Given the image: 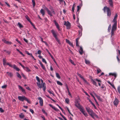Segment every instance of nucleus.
Masks as SVG:
<instances>
[{"label":"nucleus","instance_id":"nucleus-1","mask_svg":"<svg viewBox=\"0 0 120 120\" xmlns=\"http://www.w3.org/2000/svg\"><path fill=\"white\" fill-rule=\"evenodd\" d=\"M80 101V100L79 98L75 99V105L86 117L87 116H88L87 113L85 112L83 107L80 105L79 102Z\"/></svg>","mask_w":120,"mask_h":120},{"label":"nucleus","instance_id":"nucleus-2","mask_svg":"<svg viewBox=\"0 0 120 120\" xmlns=\"http://www.w3.org/2000/svg\"><path fill=\"white\" fill-rule=\"evenodd\" d=\"M36 79L37 81V86L40 89L43 87V89L44 92H45L46 89V84L45 82H43V80L42 79H40L38 76L36 77Z\"/></svg>","mask_w":120,"mask_h":120},{"label":"nucleus","instance_id":"nucleus-3","mask_svg":"<svg viewBox=\"0 0 120 120\" xmlns=\"http://www.w3.org/2000/svg\"><path fill=\"white\" fill-rule=\"evenodd\" d=\"M86 109L87 112L90 116L94 119V116L97 118H98V116L93 112V111L89 107L86 108Z\"/></svg>","mask_w":120,"mask_h":120},{"label":"nucleus","instance_id":"nucleus-4","mask_svg":"<svg viewBox=\"0 0 120 120\" xmlns=\"http://www.w3.org/2000/svg\"><path fill=\"white\" fill-rule=\"evenodd\" d=\"M104 12L106 11L107 12V15L108 16H110L111 13L110 9L109 8L107 7L106 6L104 7L103 9Z\"/></svg>","mask_w":120,"mask_h":120},{"label":"nucleus","instance_id":"nucleus-5","mask_svg":"<svg viewBox=\"0 0 120 120\" xmlns=\"http://www.w3.org/2000/svg\"><path fill=\"white\" fill-rule=\"evenodd\" d=\"M18 99L20 101H23L24 100L27 101V102L29 103H30V100H28L24 96H18Z\"/></svg>","mask_w":120,"mask_h":120},{"label":"nucleus","instance_id":"nucleus-6","mask_svg":"<svg viewBox=\"0 0 120 120\" xmlns=\"http://www.w3.org/2000/svg\"><path fill=\"white\" fill-rule=\"evenodd\" d=\"M64 24L66 26L67 29H70L71 27V24L68 21H64Z\"/></svg>","mask_w":120,"mask_h":120},{"label":"nucleus","instance_id":"nucleus-7","mask_svg":"<svg viewBox=\"0 0 120 120\" xmlns=\"http://www.w3.org/2000/svg\"><path fill=\"white\" fill-rule=\"evenodd\" d=\"M77 74L78 76H79L81 78L83 79L85 83L87 84H89V83L80 74L78 73H77Z\"/></svg>","mask_w":120,"mask_h":120},{"label":"nucleus","instance_id":"nucleus-8","mask_svg":"<svg viewBox=\"0 0 120 120\" xmlns=\"http://www.w3.org/2000/svg\"><path fill=\"white\" fill-rule=\"evenodd\" d=\"M51 32L53 36L55 38L57 37V32H55L53 29L51 30Z\"/></svg>","mask_w":120,"mask_h":120},{"label":"nucleus","instance_id":"nucleus-9","mask_svg":"<svg viewBox=\"0 0 120 120\" xmlns=\"http://www.w3.org/2000/svg\"><path fill=\"white\" fill-rule=\"evenodd\" d=\"M38 99L39 100V102L40 105L41 106H42L43 104V101L42 98L41 97H38Z\"/></svg>","mask_w":120,"mask_h":120},{"label":"nucleus","instance_id":"nucleus-10","mask_svg":"<svg viewBox=\"0 0 120 120\" xmlns=\"http://www.w3.org/2000/svg\"><path fill=\"white\" fill-rule=\"evenodd\" d=\"M53 22L57 29H58L59 31H60L61 30L60 28L59 25L56 22V20H54Z\"/></svg>","mask_w":120,"mask_h":120},{"label":"nucleus","instance_id":"nucleus-11","mask_svg":"<svg viewBox=\"0 0 120 120\" xmlns=\"http://www.w3.org/2000/svg\"><path fill=\"white\" fill-rule=\"evenodd\" d=\"M116 23H114L113 25L112 26V30L115 31L116 29Z\"/></svg>","mask_w":120,"mask_h":120},{"label":"nucleus","instance_id":"nucleus-12","mask_svg":"<svg viewBox=\"0 0 120 120\" xmlns=\"http://www.w3.org/2000/svg\"><path fill=\"white\" fill-rule=\"evenodd\" d=\"M18 87L19 89L21 90L22 92L25 94L26 93L25 90L23 89L21 86L20 85H18Z\"/></svg>","mask_w":120,"mask_h":120},{"label":"nucleus","instance_id":"nucleus-13","mask_svg":"<svg viewBox=\"0 0 120 120\" xmlns=\"http://www.w3.org/2000/svg\"><path fill=\"white\" fill-rule=\"evenodd\" d=\"M119 102L118 100L116 98L115 101L113 102L114 104L116 106H117Z\"/></svg>","mask_w":120,"mask_h":120},{"label":"nucleus","instance_id":"nucleus-14","mask_svg":"<svg viewBox=\"0 0 120 120\" xmlns=\"http://www.w3.org/2000/svg\"><path fill=\"white\" fill-rule=\"evenodd\" d=\"M108 2L110 6L111 7H112L113 6V2L112 0H109Z\"/></svg>","mask_w":120,"mask_h":120},{"label":"nucleus","instance_id":"nucleus-15","mask_svg":"<svg viewBox=\"0 0 120 120\" xmlns=\"http://www.w3.org/2000/svg\"><path fill=\"white\" fill-rule=\"evenodd\" d=\"M49 106L51 107L53 109L55 110L56 111H58L59 110L58 109L56 108H55V107L53 106L51 104H49Z\"/></svg>","mask_w":120,"mask_h":120},{"label":"nucleus","instance_id":"nucleus-16","mask_svg":"<svg viewBox=\"0 0 120 120\" xmlns=\"http://www.w3.org/2000/svg\"><path fill=\"white\" fill-rule=\"evenodd\" d=\"M15 70H16L17 71H19V69L17 67L16 65L14 64L13 65H12V67Z\"/></svg>","mask_w":120,"mask_h":120},{"label":"nucleus","instance_id":"nucleus-17","mask_svg":"<svg viewBox=\"0 0 120 120\" xmlns=\"http://www.w3.org/2000/svg\"><path fill=\"white\" fill-rule=\"evenodd\" d=\"M66 42L68 44H69L72 47L73 46V45L72 43H71L70 41L67 39H65Z\"/></svg>","mask_w":120,"mask_h":120},{"label":"nucleus","instance_id":"nucleus-18","mask_svg":"<svg viewBox=\"0 0 120 120\" xmlns=\"http://www.w3.org/2000/svg\"><path fill=\"white\" fill-rule=\"evenodd\" d=\"M39 63L42 69L45 70H46V68L45 66L43 65L42 63L40 61H39Z\"/></svg>","mask_w":120,"mask_h":120},{"label":"nucleus","instance_id":"nucleus-19","mask_svg":"<svg viewBox=\"0 0 120 120\" xmlns=\"http://www.w3.org/2000/svg\"><path fill=\"white\" fill-rule=\"evenodd\" d=\"M79 53L81 55H82L83 53V49L81 47H80V49L79 50Z\"/></svg>","mask_w":120,"mask_h":120},{"label":"nucleus","instance_id":"nucleus-20","mask_svg":"<svg viewBox=\"0 0 120 120\" xmlns=\"http://www.w3.org/2000/svg\"><path fill=\"white\" fill-rule=\"evenodd\" d=\"M109 75H112V76H113L115 77L114 79H115L117 76V75L116 73H109Z\"/></svg>","mask_w":120,"mask_h":120},{"label":"nucleus","instance_id":"nucleus-21","mask_svg":"<svg viewBox=\"0 0 120 120\" xmlns=\"http://www.w3.org/2000/svg\"><path fill=\"white\" fill-rule=\"evenodd\" d=\"M82 30L81 29V30H80L78 32L79 33V37H80L82 35Z\"/></svg>","mask_w":120,"mask_h":120},{"label":"nucleus","instance_id":"nucleus-22","mask_svg":"<svg viewBox=\"0 0 120 120\" xmlns=\"http://www.w3.org/2000/svg\"><path fill=\"white\" fill-rule=\"evenodd\" d=\"M41 13L42 14V16L44 15L45 14V12L44 10L42 9H41L40 11Z\"/></svg>","mask_w":120,"mask_h":120},{"label":"nucleus","instance_id":"nucleus-23","mask_svg":"<svg viewBox=\"0 0 120 120\" xmlns=\"http://www.w3.org/2000/svg\"><path fill=\"white\" fill-rule=\"evenodd\" d=\"M3 64L4 66H5L6 65V60L5 59H3Z\"/></svg>","mask_w":120,"mask_h":120},{"label":"nucleus","instance_id":"nucleus-24","mask_svg":"<svg viewBox=\"0 0 120 120\" xmlns=\"http://www.w3.org/2000/svg\"><path fill=\"white\" fill-rule=\"evenodd\" d=\"M48 92L51 94H52L54 96V94L53 93V92L52 91H51L50 90H48L47 91Z\"/></svg>","mask_w":120,"mask_h":120},{"label":"nucleus","instance_id":"nucleus-25","mask_svg":"<svg viewBox=\"0 0 120 120\" xmlns=\"http://www.w3.org/2000/svg\"><path fill=\"white\" fill-rule=\"evenodd\" d=\"M91 81H92L93 84L94 85H95L96 86L97 84H96V82L95 81L96 80H95V79L94 80L93 79H91Z\"/></svg>","mask_w":120,"mask_h":120},{"label":"nucleus","instance_id":"nucleus-26","mask_svg":"<svg viewBox=\"0 0 120 120\" xmlns=\"http://www.w3.org/2000/svg\"><path fill=\"white\" fill-rule=\"evenodd\" d=\"M25 70L27 72H29L31 70L27 67H26Z\"/></svg>","mask_w":120,"mask_h":120},{"label":"nucleus","instance_id":"nucleus-27","mask_svg":"<svg viewBox=\"0 0 120 120\" xmlns=\"http://www.w3.org/2000/svg\"><path fill=\"white\" fill-rule=\"evenodd\" d=\"M7 73L8 74V75L10 77H11L13 75L12 73L11 72H7Z\"/></svg>","mask_w":120,"mask_h":120},{"label":"nucleus","instance_id":"nucleus-28","mask_svg":"<svg viewBox=\"0 0 120 120\" xmlns=\"http://www.w3.org/2000/svg\"><path fill=\"white\" fill-rule=\"evenodd\" d=\"M19 117L20 118L22 119L24 117V115L22 113H21L19 115Z\"/></svg>","mask_w":120,"mask_h":120},{"label":"nucleus","instance_id":"nucleus-29","mask_svg":"<svg viewBox=\"0 0 120 120\" xmlns=\"http://www.w3.org/2000/svg\"><path fill=\"white\" fill-rule=\"evenodd\" d=\"M47 11L48 14L50 15L51 16H52V12L49 10Z\"/></svg>","mask_w":120,"mask_h":120},{"label":"nucleus","instance_id":"nucleus-30","mask_svg":"<svg viewBox=\"0 0 120 120\" xmlns=\"http://www.w3.org/2000/svg\"><path fill=\"white\" fill-rule=\"evenodd\" d=\"M18 25L19 26V27L20 28H21L23 27V26L19 22H18Z\"/></svg>","mask_w":120,"mask_h":120},{"label":"nucleus","instance_id":"nucleus-31","mask_svg":"<svg viewBox=\"0 0 120 120\" xmlns=\"http://www.w3.org/2000/svg\"><path fill=\"white\" fill-rule=\"evenodd\" d=\"M16 74L17 76L20 79L22 77L21 75L18 72H17Z\"/></svg>","mask_w":120,"mask_h":120},{"label":"nucleus","instance_id":"nucleus-32","mask_svg":"<svg viewBox=\"0 0 120 120\" xmlns=\"http://www.w3.org/2000/svg\"><path fill=\"white\" fill-rule=\"evenodd\" d=\"M25 52L28 55H30L31 57H32L33 56L32 53H29L27 51H25Z\"/></svg>","mask_w":120,"mask_h":120},{"label":"nucleus","instance_id":"nucleus-33","mask_svg":"<svg viewBox=\"0 0 120 120\" xmlns=\"http://www.w3.org/2000/svg\"><path fill=\"white\" fill-rule=\"evenodd\" d=\"M97 73L98 74L100 72H101V70L99 68H97Z\"/></svg>","mask_w":120,"mask_h":120},{"label":"nucleus","instance_id":"nucleus-34","mask_svg":"<svg viewBox=\"0 0 120 120\" xmlns=\"http://www.w3.org/2000/svg\"><path fill=\"white\" fill-rule=\"evenodd\" d=\"M76 45L77 47H79V45L78 44V39L76 40Z\"/></svg>","mask_w":120,"mask_h":120},{"label":"nucleus","instance_id":"nucleus-35","mask_svg":"<svg viewBox=\"0 0 120 120\" xmlns=\"http://www.w3.org/2000/svg\"><path fill=\"white\" fill-rule=\"evenodd\" d=\"M86 63L87 64H90V62L88 60H86V59H85Z\"/></svg>","mask_w":120,"mask_h":120},{"label":"nucleus","instance_id":"nucleus-36","mask_svg":"<svg viewBox=\"0 0 120 120\" xmlns=\"http://www.w3.org/2000/svg\"><path fill=\"white\" fill-rule=\"evenodd\" d=\"M25 17L29 22L30 21V19L27 15H26L25 16Z\"/></svg>","mask_w":120,"mask_h":120},{"label":"nucleus","instance_id":"nucleus-37","mask_svg":"<svg viewBox=\"0 0 120 120\" xmlns=\"http://www.w3.org/2000/svg\"><path fill=\"white\" fill-rule=\"evenodd\" d=\"M69 61L73 65H75V64L74 63V62L72 60L70 59L69 60Z\"/></svg>","mask_w":120,"mask_h":120},{"label":"nucleus","instance_id":"nucleus-38","mask_svg":"<svg viewBox=\"0 0 120 120\" xmlns=\"http://www.w3.org/2000/svg\"><path fill=\"white\" fill-rule=\"evenodd\" d=\"M55 39L56 41L58 42L59 44H60V40L57 37L55 38Z\"/></svg>","mask_w":120,"mask_h":120},{"label":"nucleus","instance_id":"nucleus-39","mask_svg":"<svg viewBox=\"0 0 120 120\" xmlns=\"http://www.w3.org/2000/svg\"><path fill=\"white\" fill-rule=\"evenodd\" d=\"M56 77L58 79H60V76L59 74L57 73H56Z\"/></svg>","mask_w":120,"mask_h":120},{"label":"nucleus","instance_id":"nucleus-40","mask_svg":"<svg viewBox=\"0 0 120 120\" xmlns=\"http://www.w3.org/2000/svg\"><path fill=\"white\" fill-rule=\"evenodd\" d=\"M57 83L58 85H60L62 86L63 85V84L62 83L58 81H57Z\"/></svg>","mask_w":120,"mask_h":120},{"label":"nucleus","instance_id":"nucleus-41","mask_svg":"<svg viewBox=\"0 0 120 120\" xmlns=\"http://www.w3.org/2000/svg\"><path fill=\"white\" fill-rule=\"evenodd\" d=\"M96 96L97 97L98 99L100 101H101V98L99 96H98L97 95H96Z\"/></svg>","mask_w":120,"mask_h":120},{"label":"nucleus","instance_id":"nucleus-42","mask_svg":"<svg viewBox=\"0 0 120 120\" xmlns=\"http://www.w3.org/2000/svg\"><path fill=\"white\" fill-rule=\"evenodd\" d=\"M32 2L33 3V6L34 7L35 5V3L34 0H32Z\"/></svg>","mask_w":120,"mask_h":120},{"label":"nucleus","instance_id":"nucleus-43","mask_svg":"<svg viewBox=\"0 0 120 120\" xmlns=\"http://www.w3.org/2000/svg\"><path fill=\"white\" fill-rule=\"evenodd\" d=\"M75 4L74 3L73 4V5H72V11L73 12H74V8H75Z\"/></svg>","mask_w":120,"mask_h":120},{"label":"nucleus","instance_id":"nucleus-44","mask_svg":"<svg viewBox=\"0 0 120 120\" xmlns=\"http://www.w3.org/2000/svg\"><path fill=\"white\" fill-rule=\"evenodd\" d=\"M65 102L66 103H67V104L69 103V99H68V98H66L65 99Z\"/></svg>","mask_w":120,"mask_h":120},{"label":"nucleus","instance_id":"nucleus-45","mask_svg":"<svg viewBox=\"0 0 120 120\" xmlns=\"http://www.w3.org/2000/svg\"><path fill=\"white\" fill-rule=\"evenodd\" d=\"M42 111L43 113L45 114L47 116V113L45 112V110L44 109H43L42 110Z\"/></svg>","mask_w":120,"mask_h":120},{"label":"nucleus","instance_id":"nucleus-46","mask_svg":"<svg viewBox=\"0 0 120 120\" xmlns=\"http://www.w3.org/2000/svg\"><path fill=\"white\" fill-rule=\"evenodd\" d=\"M21 75H22V77L24 79H26V76L24 75V74L23 73H22L21 74Z\"/></svg>","mask_w":120,"mask_h":120},{"label":"nucleus","instance_id":"nucleus-47","mask_svg":"<svg viewBox=\"0 0 120 120\" xmlns=\"http://www.w3.org/2000/svg\"><path fill=\"white\" fill-rule=\"evenodd\" d=\"M7 65L11 67H12V65L11 64L9 63L8 62L6 64Z\"/></svg>","mask_w":120,"mask_h":120},{"label":"nucleus","instance_id":"nucleus-48","mask_svg":"<svg viewBox=\"0 0 120 120\" xmlns=\"http://www.w3.org/2000/svg\"><path fill=\"white\" fill-rule=\"evenodd\" d=\"M7 85H5L2 86L1 87L3 89L7 87Z\"/></svg>","mask_w":120,"mask_h":120},{"label":"nucleus","instance_id":"nucleus-49","mask_svg":"<svg viewBox=\"0 0 120 120\" xmlns=\"http://www.w3.org/2000/svg\"><path fill=\"white\" fill-rule=\"evenodd\" d=\"M42 61L43 62L45 63L46 64L47 62L44 59L42 58Z\"/></svg>","mask_w":120,"mask_h":120},{"label":"nucleus","instance_id":"nucleus-50","mask_svg":"<svg viewBox=\"0 0 120 120\" xmlns=\"http://www.w3.org/2000/svg\"><path fill=\"white\" fill-rule=\"evenodd\" d=\"M2 40L4 43H5L6 44V43H7V41L5 39H2Z\"/></svg>","mask_w":120,"mask_h":120},{"label":"nucleus","instance_id":"nucleus-51","mask_svg":"<svg viewBox=\"0 0 120 120\" xmlns=\"http://www.w3.org/2000/svg\"><path fill=\"white\" fill-rule=\"evenodd\" d=\"M78 27L80 29V30H81V29L82 30V26L80 25V24H79L78 25Z\"/></svg>","mask_w":120,"mask_h":120},{"label":"nucleus","instance_id":"nucleus-52","mask_svg":"<svg viewBox=\"0 0 120 120\" xmlns=\"http://www.w3.org/2000/svg\"><path fill=\"white\" fill-rule=\"evenodd\" d=\"M111 25L110 24L109 25V27H108V30L109 32L110 31V30L111 29Z\"/></svg>","mask_w":120,"mask_h":120},{"label":"nucleus","instance_id":"nucleus-53","mask_svg":"<svg viewBox=\"0 0 120 120\" xmlns=\"http://www.w3.org/2000/svg\"><path fill=\"white\" fill-rule=\"evenodd\" d=\"M110 85L111 86L113 87V88L115 90H116V89L115 88V87L113 84H112L111 83V84H110Z\"/></svg>","mask_w":120,"mask_h":120},{"label":"nucleus","instance_id":"nucleus-54","mask_svg":"<svg viewBox=\"0 0 120 120\" xmlns=\"http://www.w3.org/2000/svg\"><path fill=\"white\" fill-rule=\"evenodd\" d=\"M41 51L40 50H39L37 52V53L39 55H41Z\"/></svg>","mask_w":120,"mask_h":120},{"label":"nucleus","instance_id":"nucleus-55","mask_svg":"<svg viewBox=\"0 0 120 120\" xmlns=\"http://www.w3.org/2000/svg\"><path fill=\"white\" fill-rule=\"evenodd\" d=\"M116 19L114 18L113 20V22L114 23H116Z\"/></svg>","mask_w":120,"mask_h":120},{"label":"nucleus","instance_id":"nucleus-56","mask_svg":"<svg viewBox=\"0 0 120 120\" xmlns=\"http://www.w3.org/2000/svg\"><path fill=\"white\" fill-rule=\"evenodd\" d=\"M15 40L16 41H17L19 44L20 45H22V43L21 42L18 40L17 39H15Z\"/></svg>","mask_w":120,"mask_h":120},{"label":"nucleus","instance_id":"nucleus-57","mask_svg":"<svg viewBox=\"0 0 120 120\" xmlns=\"http://www.w3.org/2000/svg\"><path fill=\"white\" fill-rule=\"evenodd\" d=\"M114 30H111V37L112 36V35H114Z\"/></svg>","mask_w":120,"mask_h":120},{"label":"nucleus","instance_id":"nucleus-58","mask_svg":"<svg viewBox=\"0 0 120 120\" xmlns=\"http://www.w3.org/2000/svg\"><path fill=\"white\" fill-rule=\"evenodd\" d=\"M117 90L118 91V92L120 94V86H118L117 88Z\"/></svg>","mask_w":120,"mask_h":120},{"label":"nucleus","instance_id":"nucleus-59","mask_svg":"<svg viewBox=\"0 0 120 120\" xmlns=\"http://www.w3.org/2000/svg\"><path fill=\"white\" fill-rule=\"evenodd\" d=\"M95 80L96 81H97L98 82H101V80L98 79H95Z\"/></svg>","mask_w":120,"mask_h":120},{"label":"nucleus","instance_id":"nucleus-60","mask_svg":"<svg viewBox=\"0 0 120 120\" xmlns=\"http://www.w3.org/2000/svg\"><path fill=\"white\" fill-rule=\"evenodd\" d=\"M30 111L32 113V114H33L34 113V111L33 110L31 109H30Z\"/></svg>","mask_w":120,"mask_h":120},{"label":"nucleus","instance_id":"nucleus-61","mask_svg":"<svg viewBox=\"0 0 120 120\" xmlns=\"http://www.w3.org/2000/svg\"><path fill=\"white\" fill-rule=\"evenodd\" d=\"M51 10L54 14H56L55 12L53 9H52Z\"/></svg>","mask_w":120,"mask_h":120},{"label":"nucleus","instance_id":"nucleus-62","mask_svg":"<svg viewBox=\"0 0 120 120\" xmlns=\"http://www.w3.org/2000/svg\"><path fill=\"white\" fill-rule=\"evenodd\" d=\"M0 111L1 112H4V111L3 109L1 108H0Z\"/></svg>","mask_w":120,"mask_h":120},{"label":"nucleus","instance_id":"nucleus-63","mask_svg":"<svg viewBox=\"0 0 120 120\" xmlns=\"http://www.w3.org/2000/svg\"><path fill=\"white\" fill-rule=\"evenodd\" d=\"M77 11H78L80 9V7L79 6H77Z\"/></svg>","mask_w":120,"mask_h":120},{"label":"nucleus","instance_id":"nucleus-64","mask_svg":"<svg viewBox=\"0 0 120 120\" xmlns=\"http://www.w3.org/2000/svg\"><path fill=\"white\" fill-rule=\"evenodd\" d=\"M91 104L94 107L95 109H97L96 107V106L93 103Z\"/></svg>","mask_w":120,"mask_h":120}]
</instances>
